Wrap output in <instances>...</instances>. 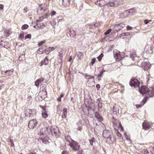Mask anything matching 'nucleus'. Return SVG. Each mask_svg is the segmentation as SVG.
<instances>
[{"label":"nucleus","instance_id":"nucleus-42","mask_svg":"<svg viewBox=\"0 0 154 154\" xmlns=\"http://www.w3.org/2000/svg\"><path fill=\"white\" fill-rule=\"evenodd\" d=\"M31 112V111H30V109H28L26 110L25 111V114L26 116H30L31 115L29 113V115L28 114H27V112Z\"/></svg>","mask_w":154,"mask_h":154},{"label":"nucleus","instance_id":"nucleus-24","mask_svg":"<svg viewBox=\"0 0 154 154\" xmlns=\"http://www.w3.org/2000/svg\"><path fill=\"white\" fill-rule=\"evenodd\" d=\"M49 138L47 137H45L44 138H41L40 139L42 140V142L43 143L45 144H48L49 143L48 141Z\"/></svg>","mask_w":154,"mask_h":154},{"label":"nucleus","instance_id":"nucleus-36","mask_svg":"<svg viewBox=\"0 0 154 154\" xmlns=\"http://www.w3.org/2000/svg\"><path fill=\"white\" fill-rule=\"evenodd\" d=\"M39 107L43 110L42 111H47V110L46 109V106H42V105H40L39 106Z\"/></svg>","mask_w":154,"mask_h":154},{"label":"nucleus","instance_id":"nucleus-33","mask_svg":"<svg viewBox=\"0 0 154 154\" xmlns=\"http://www.w3.org/2000/svg\"><path fill=\"white\" fill-rule=\"evenodd\" d=\"M89 141L90 144L91 146H93V142H95V138L94 137H93L89 140Z\"/></svg>","mask_w":154,"mask_h":154},{"label":"nucleus","instance_id":"nucleus-13","mask_svg":"<svg viewBox=\"0 0 154 154\" xmlns=\"http://www.w3.org/2000/svg\"><path fill=\"white\" fill-rule=\"evenodd\" d=\"M94 116L95 118L100 122H101L103 120V118L102 116L98 112H95Z\"/></svg>","mask_w":154,"mask_h":154},{"label":"nucleus","instance_id":"nucleus-21","mask_svg":"<svg viewBox=\"0 0 154 154\" xmlns=\"http://www.w3.org/2000/svg\"><path fill=\"white\" fill-rule=\"evenodd\" d=\"M67 109L66 108H64L63 110L62 118L63 119H65L66 118L67 115Z\"/></svg>","mask_w":154,"mask_h":154},{"label":"nucleus","instance_id":"nucleus-54","mask_svg":"<svg viewBox=\"0 0 154 154\" xmlns=\"http://www.w3.org/2000/svg\"><path fill=\"white\" fill-rule=\"evenodd\" d=\"M45 53L46 54H48L50 52V51L48 49H47L45 50Z\"/></svg>","mask_w":154,"mask_h":154},{"label":"nucleus","instance_id":"nucleus-51","mask_svg":"<svg viewBox=\"0 0 154 154\" xmlns=\"http://www.w3.org/2000/svg\"><path fill=\"white\" fill-rule=\"evenodd\" d=\"M151 21H152V20H148L146 19V20H144V22L145 24H147L149 22H151Z\"/></svg>","mask_w":154,"mask_h":154},{"label":"nucleus","instance_id":"nucleus-30","mask_svg":"<svg viewBox=\"0 0 154 154\" xmlns=\"http://www.w3.org/2000/svg\"><path fill=\"white\" fill-rule=\"evenodd\" d=\"M47 111H42V117L44 118H46L48 116V115L47 113Z\"/></svg>","mask_w":154,"mask_h":154},{"label":"nucleus","instance_id":"nucleus-2","mask_svg":"<svg viewBox=\"0 0 154 154\" xmlns=\"http://www.w3.org/2000/svg\"><path fill=\"white\" fill-rule=\"evenodd\" d=\"M123 2V0H114L111 1H109L108 0L106 5L108 8L112 7H116L119 5L122 4Z\"/></svg>","mask_w":154,"mask_h":154},{"label":"nucleus","instance_id":"nucleus-64","mask_svg":"<svg viewBox=\"0 0 154 154\" xmlns=\"http://www.w3.org/2000/svg\"><path fill=\"white\" fill-rule=\"evenodd\" d=\"M100 101H101V99L98 98L97 100V102L98 103H100Z\"/></svg>","mask_w":154,"mask_h":154},{"label":"nucleus","instance_id":"nucleus-39","mask_svg":"<svg viewBox=\"0 0 154 154\" xmlns=\"http://www.w3.org/2000/svg\"><path fill=\"white\" fill-rule=\"evenodd\" d=\"M46 42V40H44L42 41H41L38 44V46H40L43 45Z\"/></svg>","mask_w":154,"mask_h":154},{"label":"nucleus","instance_id":"nucleus-27","mask_svg":"<svg viewBox=\"0 0 154 154\" xmlns=\"http://www.w3.org/2000/svg\"><path fill=\"white\" fill-rule=\"evenodd\" d=\"M150 67V65L148 63H145L143 66V69L145 70H147Z\"/></svg>","mask_w":154,"mask_h":154},{"label":"nucleus","instance_id":"nucleus-32","mask_svg":"<svg viewBox=\"0 0 154 154\" xmlns=\"http://www.w3.org/2000/svg\"><path fill=\"white\" fill-rule=\"evenodd\" d=\"M105 71L103 69H102L100 72V73L98 74V77H101L102 76L103 74V72H105Z\"/></svg>","mask_w":154,"mask_h":154},{"label":"nucleus","instance_id":"nucleus-4","mask_svg":"<svg viewBox=\"0 0 154 154\" xmlns=\"http://www.w3.org/2000/svg\"><path fill=\"white\" fill-rule=\"evenodd\" d=\"M38 96L41 97L42 99L41 100L47 97V90L45 87L43 88L42 90L40 91Z\"/></svg>","mask_w":154,"mask_h":154},{"label":"nucleus","instance_id":"nucleus-16","mask_svg":"<svg viewBox=\"0 0 154 154\" xmlns=\"http://www.w3.org/2000/svg\"><path fill=\"white\" fill-rule=\"evenodd\" d=\"M50 132L51 135L53 136L58 137V133L57 130H56L54 128H51L50 129Z\"/></svg>","mask_w":154,"mask_h":154},{"label":"nucleus","instance_id":"nucleus-60","mask_svg":"<svg viewBox=\"0 0 154 154\" xmlns=\"http://www.w3.org/2000/svg\"><path fill=\"white\" fill-rule=\"evenodd\" d=\"M98 108H101L102 106V103H98Z\"/></svg>","mask_w":154,"mask_h":154},{"label":"nucleus","instance_id":"nucleus-35","mask_svg":"<svg viewBox=\"0 0 154 154\" xmlns=\"http://www.w3.org/2000/svg\"><path fill=\"white\" fill-rule=\"evenodd\" d=\"M45 5L44 4H41L39 5V6L40 8V10L41 11H43V12H44L45 10Z\"/></svg>","mask_w":154,"mask_h":154},{"label":"nucleus","instance_id":"nucleus-15","mask_svg":"<svg viewBox=\"0 0 154 154\" xmlns=\"http://www.w3.org/2000/svg\"><path fill=\"white\" fill-rule=\"evenodd\" d=\"M111 135V133L108 130H105L103 131V137L106 138L109 137Z\"/></svg>","mask_w":154,"mask_h":154},{"label":"nucleus","instance_id":"nucleus-3","mask_svg":"<svg viewBox=\"0 0 154 154\" xmlns=\"http://www.w3.org/2000/svg\"><path fill=\"white\" fill-rule=\"evenodd\" d=\"M140 82L136 79L132 78L129 81V85L132 87L136 88L139 86Z\"/></svg>","mask_w":154,"mask_h":154},{"label":"nucleus","instance_id":"nucleus-44","mask_svg":"<svg viewBox=\"0 0 154 154\" xmlns=\"http://www.w3.org/2000/svg\"><path fill=\"white\" fill-rule=\"evenodd\" d=\"M24 37V34L23 33H21L19 35V38L20 39H22Z\"/></svg>","mask_w":154,"mask_h":154},{"label":"nucleus","instance_id":"nucleus-12","mask_svg":"<svg viewBox=\"0 0 154 154\" xmlns=\"http://www.w3.org/2000/svg\"><path fill=\"white\" fill-rule=\"evenodd\" d=\"M146 94L149 97H152L154 96V88L153 87H150L148 90L147 93Z\"/></svg>","mask_w":154,"mask_h":154},{"label":"nucleus","instance_id":"nucleus-25","mask_svg":"<svg viewBox=\"0 0 154 154\" xmlns=\"http://www.w3.org/2000/svg\"><path fill=\"white\" fill-rule=\"evenodd\" d=\"M77 125L78 126V129L81 131L82 129V127L83 125V124L82 122L81 121H79L77 124Z\"/></svg>","mask_w":154,"mask_h":154},{"label":"nucleus","instance_id":"nucleus-19","mask_svg":"<svg viewBox=\"0 0 154 154\" xmlns=\"http://www.w3.org/2000/svg\"><path fill=\"white\" fill-rule=\"evenodd\" d=\"M44 80V79L43 78H41L39 79H37L35 82V85L37 87H38L40 83L43 82Z\"/></svg>","mask_w":154,"mask_h":154},{"label":"nucleus","instance_id":"nucleus-47","mask_svg":"<svg viewBox=\"0 0 154 154\" xmlns=\"http://www.w3.org/2000/svg\"><path fill=\"white\" fill-rule=\"evenodd\" d=\"M96 61V59L95 58H93L91 60V66H93L94 64V63Z\"/></svg>","mask_w":154,"mask_h":154},{"label":"nucleus","instance_id":"nucleus-62","mask_svg":"<svg viewBox=\"0 0 154 154\" xmlns=\"http://www.w3.org/2000/svg\"><path fill=\"white\" fill-rule=\"evenodd\" d=\"M24 12L25 13H26L28 11V8L27 7H25L24 8Z\"/></svg>","mask_w":154,"mask_h":154},{"label":"nucleus","instance_id":"nucleus-23","mask_svg":"<svg viewBox=\"0 0 154 154\" xmlns=\"http://www.w3.org/2000/svg\"><path fill=\"white\" fill-rule=\"evenodd\" d=\"M82 74L85 77V78L87 79H88L91 78L94 80V77L93 76H91V75H88L87 73H83Z\"/></svg>","mask_w":154,"mask_h":154},{"label":"nucleus","instance_id":"nucleus-46","mask_svg":"<svg viewBox=\"0 0 154 154\" xmlns=\"http://www.w3.org/2000/svg\"><path fill=\"white\" fill-rule=\"evenodd\" d=\"M111 31V29H108L104 32V34L105 35H107L109 34L110 32Z\"/></svg>","mask_w":154,"mask_h":154},{"label":"nucleus","instance_id":"nucleus-9","mask_svg":"<svg viewBox=\"0 0 154 154\" xmlns=\"http://www.w3.org/2000/svg\"><path fill=\"white\" fill-rule=\"evenodd\" d=\"M123 54L120 53V52L115 54L114 57L115 58L116 61H120L124 57V56L122 54Z\"/></svg>","mask_w":154,"mask_h":154},{"label":"nucleus","instance_id":"nucleus-63","mask_svg":"<svg viewBox=\"0 0 154 154\" xmlns=\"http://www.w3.org/2000/svg\"><path fill=\"white\" fill-rule=\"evenodd\" d=\"M96 87L98 89H99L100 88V85L99 84H98L96 85Z\"/></svg>","mask_w":154,"mask_h":154},{"label":"nucleus","instance_id":"nucleus-1","mask_svg":"<svg viewBox=\"0 0 154 154\" xmlns=\"http://www.w3.org/2000/svg\"><path fill=\"white\" fill-rule=\"evenodd\" d=\"M69 145L71 148L72 151L73 152H78V154H84L82 153V149L79 150L80 145L78 143L73 140L69 143Z\"/></svg>","mask_w":154,"mask_h":154},{"label":"nucleus","instance_id":"nucleus-34","mask_svg":"<svg viewBox=\"0 0 154 154\" xmlns=\"http://www.w3.org/2000/svg\"><path fill=\"white\" fill-rule=\"evenodd\" d=\"M25 59V56L23 54H21L19 57V60L20 61H23Z\"/></svg>","mask_w":154,"mask_h":154},{"label":"nucleus","instance_id":"nucleus-37","mask_svg":"<svg viewBox=\"0 0 154 154\" xmlns=\"http://www.w3.org/2000/svg\"><path fill=\"white\" fill-rule=\"evenodd\" d=\"M149 98V97L148 96H146V97H145V98L142 101V103H143V105L146 103L147 100Z\"/></svg>","mask_w":154,"mask_h":154},{"label":"nucleus","instance_id":"nucleus-14","mask_svg":"<svg viewBox=\"0 0 154 154\" xmlns=\"http://www.w3.org/2000/svg\"><path fill=\"white\" fill-rule=\"evenodd\" d=\"M66 53V50L64 49L61 48L58 52V56L59 59L61 60L63 57V55Z\"/></svg>","mask_w":154,"mask_h":154},{"label":"nucleus","instance_id":"nucleus-53","mask_svg":"<svg viewBox=\"0 0 154 154\" xmlns=\"http://www.w3.org/2000/svg\"><path fill=\"white\" fill-rule=\"evenodd\" d=\"M31 37V35L30 34H28L25 36V38H30Z\"/></svg>","mask_w":154,"mask_h":154},{"label":"nucleus","instance_id":"nucleus-57","mask_svg":"<svg viewBox=\"0 0 154 154\" xmlns=\"http://www.w3.org/2000/svg\"><path fill=\"white\" fill-rule=\"evenodd\" d=\"M132 28L129 26H127V30H131L132 29Z\"/></svg>","mask_w":154,"mask_h":154},{"label":"nucleus","instance_id":"nucleus-40","mask_svg":"<svg viewBox=\"0 0 154 154\" xmlns=\"http://www.w3.org/2000/svg\"><path fill=\"white\" fill-rule=\"evenodd\" d=\"M129 33L128 32H125L122 33L120 35L121 38H124V37L129 35Z\"/></svg>","mask_w":154,"mask_h":154},{"label":"nucleus","instance_id":"nucleus-29","mask_svg":"<svg viewBox=\"0 0 154 154\" xmlns=\"http://www.w3.org/2000/svg\"><path fill=\"white\" fill-rule=\"evenodd\" d=\"M71 29H70L69 30L71 32L70 34V36L74 37L76 35V33L74 30H72V31H71Z\"/></svg>","mask_w":154,"mask_h":154},{"label":"nucleus","instance_id":"nucleus-45","mask_svg":"<svg viewBox=\"0 0 154 154\" xmlns=\"http://www.w3.org/2000/svg\"><path fill=\"white\" fill-rule=\"evenodd\" d=\"M56 48V47H48V49L49 50V51H50L51 52V51H53Z\"/></svg>","mask_w":154,"mask_h":154},{"label":"nucleus","instance_id":"nucleus-50","mask_svg":"<svg viewBox=\"0 0 154 154\" xmlns=\"http://www.w3.org/2000/svg\"><path fill=\"white\" fill-rule=\"evenodd\" d=\"M125 137L127 140H128L130 142H131V140L129 136L125 134Z\"/></svg>","mask_w":154,"mask_h":154},{"label":"nucleus","instance_id":"nucleus-8","mask_svg":"<svg viewBox=\"0 0 154 154\" xmlns=\"http://www.w3.org/2000/svg\"><path fill=\"white\" fill-rule=\"evenodd\" d=\"M14 70V69H12L10 70H8L5 71H2L1 72L3 76L4 77L9 76L13 74Z\"/></svg>","mask_w":154,"mask_h":154},{"label":"nucleus","instance_id":"nucleus-49","mask_svg":"<svg viewBox=\"0 0 154 154\" xmlns=\"http://www.w3.org/2000/svg\"><path fill=\"white\" fill-rule=\"evenodd\" d=\"M119 127L121 128L120 131H124L123 127L122 125H121V123L120 122L119 123Z\"/></svg>","mask_w":154,"mask_h":154},{"label":"nucleus","instance_id":"nucleus-18","mask_svg":"<svg viewBox=\"0 0 154 154\" xmlns=\"http://www.w3.org/2000/svg\"><path fill=\"white\" fill-rule=\"evenodd\" d=\"M3 31L5 33L6 37L8 36L12 33L11 28L8 29L4 28Z\"/></svg>","mask_w":154,"mask_h":154},{"label":"nucleus","instance_id":"nucleus-59","mask_svg":"<svg viewBox=\"0 0 154 154\" xmlns=\"http://www.w3.org/2000/svg\"><path fill=\"white\" fill-rule=\"evenodd\" d=\"M4 7V6L3 5L0 4V10H3Z\"/></svg>","mask_w":154,"mask_h":154},{"label":"nucleus","instance_id":"nucleus-6","mask_svg":"<svg viewBox=\"0 0 154 154\" xmlns=\"http://www.w3.org/2000/svg\"><path fill=\"white\" fill-rule=\"evenodd\" d=\"M38 123L36 120L35 119H32L30 120L28 124V127L30 129H33L34 127L36 126Z\"/></svg>","mask_w":154,"mask_h":154},{"label":"nucleus","instance_id":"nucleus-28","mask_svg":"<svg viewBox=\"0 0 154 154\" xmlns=\"http://www.w3.org/2000/svg\"><path fill=\"white\" fill-rule=\"evenodd\" d=\"M114 29L115 31L116 32H118L121 29L120 28V26H119V25L118 24H116L114 26Z\"/></svg>","mask_w":154,"mask_h":154},{"label":"nucleus","instance_id":"nucleus-17","mask_svg":"<svg viewBox=\"0 0 154 154\" xmlns=\"http://www.w3.org/2000/svg\"><path fill=\"white\" fill-rule=\"evenodd\" d=\"M48 128L46 127H44L40 130V133L41 135H45L48 132Z\"/></svg>","mask_w":154,"mask_h":154},{"label":"nucleus","instance_id":"nucleus-7","mask_svg":"<svg viewBox=\"0 0 154 154\" xmlns=\"http://www.w3.org/2000/svg\"><path fill=\"white\" fill-rule=\"evenodd\" d=\"M151 125L152 124L149 122L145 121L143 123V128L145 130H148L151 128Z\"/></svg>","mask_w":154,"mask_h":154},{"label":"nucleus","instance_id":"nucleus-20","mask_svg":"<svg viewBox=\"0 0 154 154\" xmlns=\"http://www.w3.org/2000/svg\"><path fill=\"white\" fill-rule=\"evenodd\" d=\"M70 0H63V5L65 7H67L70 5Z\"/></svg>","mask_w":154,"mask_h":154},{"label":"nucleus","instance_id":"nucleus-26","mask_svg":"<svg viewBox=\"0 0 154 154\" xmlns=\"http://www.w3.org/2000/svg\"><path fill=\"white\" fill-rule=\"evenodd\" d=\"M144 51H145L146 52L147 54H152V50L151 48L149 47H148V48L146 47Z\"/></svg>","mask_w":154,"mask_h":154},{"label":"nucleus","instance_id":"nucleus-48","mask_svg":"<svg viewBox=\"0 0 154 154\" xmlns=\"http://www.w3.org/2000/svg\"><path fill=\"white\" fill-rule=\"evenodd\" d=\"M116 135L119 138H121L122 137V135L117 130L116 132Z\"/></svg>","mask_w":154,"mask_h":154},{"label":"nucleus","instance_id":"nucleus-61","mask_svg":"<svg viewBox=\"0 0 154 154\" xmlns=\"http://www.w3.org/2000/svg\"><path fill=\"white\" fill-rule=\"evenodd\" d=\"M142 106V104L139 105V104H137L136 105V106L137 108L141 107Z\"/></svg>","mask_w":154,"mask_h":154},{"label":"nucleus","instance_id":"nucleus-56","mask_svg":"<svg viewBox=\"0 0 154 154\" xmlns=\"http://www.w3.org/2000/svg\"><path fill=\"white\" fill-rule=\"evenodd\" d=\"M62 154H69V152L66 150H64L62 153Z\"/></svg>","mask_w":154,"mask_h":154},{"label":"nucleus","instance_id":"nucleus-38","mask_svg":"<svg viewBox=\"0 0 154 154\" xmlns=\"http://www.w3.org/2000/svg\"><path fill=\"white\" fill-rule=\"evenodd\" d=\"M29 27L28 25L27 24L23 25L21 27V29L22 30H24L27 29Z\"/></svg>","mask_w":154,"mask_h":154},{"label":"nucleus","instance_id":"nucleus-22","mask_svg":"<svg viewBox=\"0 0 154 154\" xmlns=\"http://www.w3.org/2000/svg\"><path fill=\"white\" fill-rule=\"evenodd\" d=\"M48 63V57H46L44 59L43 61H42L41 63V66H42L43 65H47Z\"/></svg>","mask_w":154,"mask_h":154},{"label":"nucleus","instance_id":"nucleus-11","mask_svg":"<svg viewBox=\"0 0 154 154\" xmlns=\"http://www.w3.org/2000/svg\"><path fill=\"white\" fill-rule=\"evenodd\" d=\"M116 141V138L112 135L106 138V142L109 144H112Z\"/></svg>","mask_w":154,"mask_h":154},{"label":"nucleus","instance_id":"nucleus-41","mask_svg":"<svg viewBox=\"0 0 154 154\" xmlns=\"http://www.w3.org/2000/svg\"><path fill=\"white\" fill-rule=\"evenodd\" d=\"M104 55L103 53H101L99 56L97 58L99 61H100L102 60V58L103 57Z\"/></svg>","mask_w":154,"mask_h":154},{"label":"nucleus","instance_id":"nucleus-52","mask_svg":"<svg viewBox=\"0 0 154 154\" xmlns=\"http://www.w3.org/2000/svg\"><path fill=\"white\" fill-rule=\"evenodd\" d=\"M119 26H120V28L121 29H122V28L125 27V24L123 23H121L120 24H119Z\"/></svg>","mask_w":154,"mask_h":154},{"label":"nucleus","instance_id":"nucleus-31","mask_svg":"<svg viewBox=\"0 0 154 154\" xmlns=\"http://www.w3.org/2000/svg\"><path fill=\"white\" fill-rule=\"evenodd\" d=\"M77 54V56L79 57V58L80 59H82L84 56L83 53L82 52H78Z\"/></svg>","mask_w":154,"mask_h":154},{"label":"nucleus","instance_id":"nucleus-10","mask_svg":"<svg viewBox=\"0 0 154 154\" xmlns=\"http://www.w3.org/2000/svg\"><path fill=\"white\" fill-rule=\"evenodd\" d=\"M148 89L149 88L145 86H142L140 87H139V92L142 94H146Z\"/></svg>","mask_w":154,"mask_h":154},{"label":"nucleus","instance_id":"nucleus-5","mask_svg":"<svg viewBox=\"0 0 154 154\" xmlns=\"http://www.w3.org/2000/svg\"><path fill=\"white\" fill-rule=\"evenodd\" d=\"M108 0H97L95 2V4L100 7H102L107 4Z\"/></svg>","mask_w":154,"mask_h":154},{"label":"nucleus","instance_id":"nucleus-43","mask_svg":"<svg viewBox=\"0 0 154 154\" xmlns=\"http://www.w3.org/2000/svg\"><path fill=\"white\" fill-rule=\"evenodd\" d=\"M142 152L144 154H149V152L146 149H143L142 150Z\"/></svg>","mask_w":154,"mask_h":154},{"label":"nucleus","instance_id":"nucleus-58","mask_svg":"<svg viewBox=\"0 0 154 154\" xmlns=\"http://www.w3.org/2000/svg\"><path fill=\"white\" fill-rule=\"evenodd\" d=\"M113 125L114 127L116 126L117 125V123L116 121H114L113 122Z\"/></svg>","mask_w":154,"mask_h":154},{"label":"nucleus","instance_id":"nucleus-55","mask_svg":"<svg viewBox=\"0 0 154 154\" xmlns=\"http://www.w3.org/2000/svg\"><path fill=\"white\" fill-rule=\"evenodd\" d=\"M56 12L54 11H51V16H53L54 15H55L56 14Z\"/></svg>","mask_w":154,"mask_h":154}]
</instances>
